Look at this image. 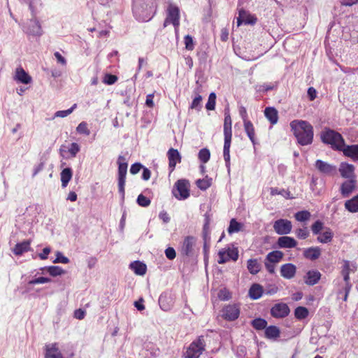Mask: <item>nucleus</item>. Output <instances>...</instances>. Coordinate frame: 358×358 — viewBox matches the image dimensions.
Here are the masks:
<instances>
[{"label":"nucleus","mask_w":358,"mask_h":358,"mask_svg":"<svg viewBox=\"0 0 358 358\" xmlns=\"http://www.w3.org/2000/svg\"><path fill=\"white\" fill-rule=\"evenodd\" d=\"M290 127L300 145H308L313 143V127L309 122L304 120H293L290 123Z\"/></svg>","instance_id":"f257e3e1"},{"label":"nucleus","mask_w":358,"mask_h":358,"mask_svg":"<svg viewBox=\"0 0 358 358\" xmlns=\"http://www.w3.org/2000/svg\"><path fill=\"white\" fill-rule=\"evenodd\" d=\"M155 0H134L133 13L136 19L141 22H148L156 12Z\"/></svg>","instance_id":"f03ea898"},{"label":"nucleus","mask_w":358,"mask_h":358,"mask_svg":"<svg viewBox=\"0 0 358 358\" xmlns=\"http://www.w3.org/2000/svg\"><path fill=\"white\" fill-rule=\"evenodd\" d=\"M231 118L230 114L225 110L224 113V148H223V157L225 161L226 166L228 171L230 169V146L232 138V130H231Z\"/></svg>","instance_id":"7ed1b4c3"},{"label":"nucleus","mask_w":358,"mask_h":358,"mask_svg":"<svg viewBox=\"0 0 358 358\" xmlns=\"http://www.w3.org/2000/svg\"><path fill=\"white\" fill-rule=\"evenodd\" d=\"M321 140L325 144L331 145V148L340 150L344 143L342 136L334 130L325 129L321 133Z\"/></svg>","instance_id":"20e7f679"},{"label":"nucleus","mask_w":358,"mask_h":358,"mask_svg":"<svg viewBox=\"0 0 358 358\" xmlns=\"http://www.w3.org/2000/svg\"><path fill=\"white\" fill-rule=\"evenodd\" d=\"M118 164V190L122 195V199H124V185L128 164L124 156L120 155L117 159Z\"/></svg>","instance_id":"39448f33"},{"label":"nucleus","mask_w":358,"mask_h":358,"mask_svg":"<svg viewBox=\"0 0 358 358\" xmlns=\"http://www.w3.org/2000/svg\"><path fill=\"white\" fill-rule=\"evenodd\" d=\"M205 350V343L202 337L194 341L186 349L185 358H199Z\"/></svg>","instance_id":"423d86ee"},{"label":"nucleus","mask_w":358,"mask_h":358,"mask_svg":"<svg viewBox=\"0 0 358 358\" xmlns=\"http://www.w3.org/2000/svg\"><path fill=\"white\" fill-rule=\"evenodd\" d=\"M189 183L188 180H178L174 185L173 194L178 200H185L189 196Z\"/></svg>","instance_id":"0eeeda50"},{"label":"nucleus","mask_w":358,"mask_h":358,"mask_svg":"<svg viewBox=\"0 0 358 358\" xmlns=\"http://www.w3.org/2000/svg\"><path fill=\"white\" fill-rule=\"evenodd\" d=\"M167 17L164 20V27H166L168 24H172L175 29L179 27V8L172 4L169 5L167 9Z\"/></svg>","instance_id":"6e6552de"},{"label":"nucleus","mask_w":358,"mask_h":358,"mask_svg":"<svg viewBox=\"0 0 358 358\" xmlns=\"http://www.w3.org/2000/svg\"><path fill=\"white\" fill-rule=\"evenodd\" d=\"M219 259L218 264H222L227 262L229 260L232 259L236 261L238 258V251L237 248H228L227 250H221L218 252Z\"/></svg>","instance_id":"1a4fd4ad"},{"label":"nucleus","mask_w":358,"mask_h":358,"mask_svg":"<svg viewBox=\"0 0 358 358\" xmlns=\"http://www.w3.org/2000/svg\"><path fill=\"white\" fill-rule=\"evenodd\" d=\"M273 229L278 234L285 235L291 232L292 224L288 220L279 219L274 222Z\"/></svg>","instance_id":"9d476101"},{"label":"nucleus","mask_w":358,"mask_h":358,"mask_svg":"<svg viewBox=\"0 0 358 358\" xmlns=\"http://www.w3.org/2000/svg\"><path fill=\"white\" fill-rule=\"evenodd\" d=\"M24 29V31L29 35L41 36L43 34L41 25L36 18L30 19Z\"/></svg>","instance_id":"9b49d317"},{"label":"nucleus","mask_w":358,"mask_h":358,"mask_svg":"<svg viewBox=\"0 0 358 358\" xmlns=\"http://www.w3.org/2000/svg\"><path fill=\"white\" fill-rule=\"evenodd\" d=\"M222 313L226 320L234 321L238 317L240 308L236 304H229L222 308Z\"/></svg>","instance_id":"f8f14e48"},{"label":"nucleus","mask_w":358,"mask_h":358,"mask_svg":"<svg viewBox=\"0 0 358 358\" xmlns=\"http://www.w3.org/2000/svg\"><path fill=\"white\" fill-rule=\"evenodd\" d=\"M195 244L196 238L192 236H186L181 245V253L187 257L192 256Z\"/></svg>","instance_id":"ddd939ff"},{"label":"nucleus","mask_w":358,"mask_h":358,"mask_svg":"<svg viewBox=\"0 0 358 358\" xmlns=\"http://www.w3.org/2000/svg\"><path fill=\"white\" fill-rule=\"evenodd\" d=\"M289 312V308L284 303H276L271 309V314L275 318L285 317Z\"/></svg>","instance_id":"4468645a"},{"label":"nucleus","mask_w":358,"mask_h":358,"mask_svg":"<svg viewBox=\"0 0 358 358\" xmlns=\"http://www.w3.org/2000/svg\"><path fill=\"white\" fill-rule=\"evenodd\" d=\"M356 185V178L347 179L341 185L340 192L341 195L345 198L350 196L355 189Z\"/></svg>","instance_id":"2eb2a0df"},{"label":"nucleus","mask_w":358,"mask_h":358,"mask_svg":"<svg viewBox=\"0 0 358 358\" xmlns=\"http://www.w3.org/2000/svg\"><path fill=\"white\" fill-rule=\"evenodd\" d=\"M357 267L354 264H351L350 261L343 260L342 266L341 274L343 277L345 285H352L350 282V273L355 272Z\"/></svg>","instance_id":"dca6fc26"},{"label":"nucleus","mask_w":358,"mask_h":358,"mask_svg":"<svg viewBox=\"0 0 358 358\" xmlns=\"http://www.w3.org/2000/svg\"><path fill=\"white\" fill-rule=\"evenodd\" d=\"M315 166L320 173L324 175H331L336 171V166L320 159L315 162Z\"/></svg>","instance_id":"f3484780"},{"label":"nucleus","mask_w":358,"mask_h":358,"mask_svg":"<svg viewBox=\"0 0 358 358\" xmlns=\"http://www.w3.org/2000/svg\"><path fill=\"white\" fill-rule=\"evenodd\" d=\"M339 172L341 176L346 179L356 178L355 166L352 164L341 163L339 167Z\"/></svg>","instance_id":"a211bd4d"},{"label":"nucleus","mask_w":358,"mask_h":358,"mask_svg":"<svg viewBox=\"0 0 358 358\" xmlns=\"http://www.w3.org/2000/svg\"><path fill=\"white\" fill-rule=\"evenodd\" d=\"M340 151H342L345 156L350 157L352 160L358 161V144L345 145L344 143Z\"/></svg>","instance_id":"6ab92c4d"},{"label":"nucleus","mask_w":358,"mask_h":358,"mask_svg":"<svg viewBox=\"0 0 358 358\" xmlns=\"http://www.w3.org/2000/svg\"><path fill=\"white\" fill-rule=\"evenodd\" d=\"M257 22V18L250 15L243 9L239 10V16L237 18V25L240 26L242 23L245 24H254Z\"/></svg>","instance_id":"aec40b11"},{"label":"nucleus","mask_w":358,"mask_h":358,"mask_svg":"<svg viewBox=\"0 0 358 358\" xmlns=\"http://www.w3.org/2000/svg\"><path fill=\"white\" fill-rule=\"evenodd\" d=\"M296 271V267L291 264L287 263L282 265L280 268L281 275L286 279H292L294 277Z\"/></svg>","instance_id":"412c9836"},{"label":"nucleus","mask_w":358,"mask_h":358,"mask_svg":"<svg viewBox=\"0 0 358 358\" xmlns=\"http://www.w3.org/2000/svg\"><path fill=\"white\" fill-rule=\"evenodd\" d=\"M277 244L280 248H292L296 245L297 242L292 237L283 236L278 238Z\"/></svg>","instance_id":"4be33fe9"},{"label":"nucleus","mask_w":358,"mask_h":358,"mask_svg":"<svg viewBox=\"0 0 358 358\" xmlns=\"http://www.w3.org/2000/svg\"><path fill=\"white\" fill-rule=\"evenodd\" d=\"M168 158H169V166L171 169V171H173L176 165L178 162H180V155L178 150L170 148L168 151Z\"/></svg>","instance_id":"5701e85b"},{"label":"nucleus","mask_w":358,"mask_h":358,"mask_svg":"<svg viewBox=\"0 0 358 358\" xmlns=\"http://www.w3.org/2000/svg\"><path fill=\"white\" fill-rule=\"evenodd\" d=\"M15 80L22 84H29L32 79L31 77L21 67L15 71Z\"/></svg>","instance_id":"b1692460"},{"label":"nucleus","mask_w":358,"mask_h":358,"mask_svg":"<svg viewBox=\"0 0 358 358\" xmlns=\"http://www.w3.org/2000/svg\"><path fill=\"white\" fill-rule=\"evenodd\" d=\"M45 358H64L56 343L47 345Z\"/></svg>","instance_id":"393cba45"},{"label":"nucleus","mask_w":358,"mask_h":358,"mask_svg":"<svg viewBox=\"0 0 358 358\" xmlns=\"http://www.w3.org/2000/svg\"><path fill=\"white\" fill-rule=\"evenodd\" d=\"M321 273L316 270L308 271L305 276V282L308 285H314L318 282Z\"/></svg>","instance_id":"a878e982"},{"label":"nucleus","mask_w":358,"mask_h":358,"mask_svg":"<svg viewBox=\"0 0 358 358\" xmlns=\"http://www.w3.org/2000/svg\"><path fill=\"white\" fill-rule=\"evenodd\" d=\"M159 305L162 310L168 311L172 308L173 301L166 294H162L159 298Z\"/></svg>","instance_id":"bb28decb"},{"label":"nucleus","mask_w":358,"mask_h":358,"mask_svg":"<svg viewBox=\"0 0 358 358\" xmlns=\"http://www.w3.org/2000/svg\"><path fill=\"white\" fill-rule=\"evenodd\" d=\"M318 235L317 241L321 243H330L334 237V233L329 227H326L323 232H321Z\"/></svg>","instance_id":"cd10ccee"},{"label":"nucleus","mask_w":358,"mask_h":358,"mask_svg":"<svg viewBox=\"0 0 358 358\" xmlns=\"http://www.w3.org/2000/svg\"><path fill=\"white\" fill-rule=\"evenodd\" d=\"M244 126V130L248 136V137L250 138V141L252 142L254 147L256 144H257V141L255 138V127L253 126V124L252 122H246L243 124Z\"/></svg>","instance_id":"c85d7f7f"},{"label":"nucleus","mask_w":358,"mask_h":358,"mask_svg":"<svg viewBox=\"0 0 358 358\" xmlns=\"http://www.w3.org/2000/svg\"><path fill=\"white\" fill-rule=\"evenodd\" d=\"M321 255V250L319 247H310L303 251V256L312 261L315 260L320 257Z\"/></svg>","instance_id":"c756f323"},{"label":"nucleus","mask_w":358,"mask_h":358,"mask_svg":"<svg viewBox=\"0 0 358 358\" xmlns=\"http://www.w3.org/2000/svg\"><path fill=\"white\" fill-rule=\"evenodd\" d=\"M264 334L266 338L276 340L280 337V331L278 327L271 325L266 328Z\"/></svg>","instance_id":"7c9ffc66"},{"label":"nucleus","mask_w":358,"mask_h":358,"mask_svg":"<svg viewBox=\"0 0 358 358\" xmlns=\"http://www.w3.org/2000/svg\"><path fill=\"white\" fill-rule=\"evenodd\" d=\"M264 115L271 124H275L278 122V114L277 110L275 108H266L264 110Z\"/></svg>","instance_id":"2f4dec72"},{"label":"nucleus","mask_w":358,"mask_h":358,"mask_svg":"<svg viewBox=\"0 0 358 358\" xmlns=\"http://www.w3.org/2000/svg\"><path fill=\"white\" fill-rule=\"evenodd\" d=\"M38 214V213L36 207L34 206H30L27 208L23 215L24 216V219H26L29 223H32L36 221Z\"/></svg>","instance_id":"473e14b6"},{"label":"nucleus","mask_w":358,"mask_h":358,"mask_svg":"<svg viewBox=\"0 0 358 358\" xmlns=\"http://www.w3.org/2000/svg\"><path fill=\"white\" fill-rule=\"evenodd\" d=\"M247 268L251 274L255 275L260 271L262 264L257 259H250L247 263Z\"/></svg>","instance_id":"72a5a7b5"},{"label":"nucleus","mask_w":358,"mask_h":358,"mask_svg":"<svg viewBox=\"0 0 358 358\" xmlns=\"http://www.w3.org/2000/svg\"><path fill=\"white\" fill-rule=\"evenodd\" d=\"M263 293V287L259 284H253L249 289V296L254 300L259 299Z\"/></svg>","instance_id":"f704fd0d"},{"label":"nucleus","mask_w":358,"mask_h":358,"mask_svg":"<svg viewBox=\"0 0 358 358\" xmlns=\"http://www.w3.org/2000/svg\"><path fill=\"white\" fill-rule=\"evenodd\" d=\"M130 268L139 275H143L146 272V265L139 261L131 262L129 265Z\"/></svg>","instance_id":"c9c22d12"},{"label":"nucleus","mask_w":358,"mask_h":358,"mask_svg":"<svg viewBox=\"0 0 358 358\" xmlns=\"http://www.w3.org/2000/svg\"><path fill=\"white\" fill-rule=\"evenodd\" d=\"M30 249V241H24L21 243H18L15 245L13 250V252L16 255H20L24 252H27Z\"/></svg>","instance_id":"e433bc0d"},{"label":"nucleus","mask_w":358,"mask_h":358,"mask_svg":"<svg viewBox=\"0 0 358 358\" xmlns=\"http://www.w3.org/2000/svg\"><path fill=\"white\" fill-rule=\"evenodd\" d=\"M73 176L72 169L71 168H65L60 173L62 187L65 188L69 181L71 180Z\"/></svg>","instance_id":"4c0bfd02"},{"label":"nucleus","mask_w":358,"mask_h":358,"mask_svg":"<svg viewBox=\"0 0 358 358\" xmlns=\"http://www.w3.org/2000/svg\"><path fill=\"white\" fill-rule=\"evenodd\" d=\"M345 208L350 213H358V194L345 202Z\"/></svg>","instance_id":"58836bf2"},{"label":"nucleus","mask_w":358,"mask_h":358,"mask_svg":"<svg viewBox=\"0 0 358 358\" xmlns=\"http://www.w3.org/2000/svg\"><path fill=\"white\" fill-rule=\"evenodd\" d=\"M283 257V253L279 250H275L269 252L265 259L271 263H278Z\"/></svg>","instance_id":"ea45409f"},{"label":"nucleus","mask_w":358,"mask_h":358,"mask_svg":"<svg viewBox=\"0 0 358 358\" xmlns=\"http://www.w3.org/2000/svg\"><path fill=\"white\" fill-rule=\"evenodd\" d=\"M210 219L208 216H206L205 217V222L203 227L202 230V237L203 239V242H206V243H208L210 240Z\"/></svg>","instance_id":"a19ab883"},{"label":"nucleus","mask_w":358,"mask_h":358,"mask_svg":"<svg viewBox=\"0 0 358 358\" xmlns=\"http://www.w3.org/2000/svg\"><path fill=\"white\" fill-rule=\"evenodd\" d=\"M42 270H47L49 274L53 277L61 275L65 273V271L59 266H50L41 268Z\"/></svg>","instance_id":"79ce46f5"},{"label":"nucleus","mask_w":358,"mask_h":358,"mask_svg":"<svg viewBox=\"0 0 358 358\" xmlns=\"http://www.w3.org/2000/svg\"><path fill=\"white\" fill-rule=\"evenodd\" d=\"M308 310L306 307L299 306L294 310V316L298 320H303L308 315Z\"/></svg>","instance_id":"37998d69"},{"label":"nucleus","mask_w":358,"mask_h":358,"mask_svg":"<svg viewBox=\"0 0 358 358\" xmlns=\"http://www.w3.org/2000/svg\"><path fill=\"white\" fill-rule=\"evenodd\" d=\"M252 326L257 330L266 329L267 327V322L266 320L262 318H256L252 321Z\"/></svg>","instance_id":"c03bdc74"},{"label":"nucleus","mask_w":358,"mask_h":358,"mask_svg":"<svg viewBox=\"0 0 358 358\" xmlns=\"http://www.w3.org/2000/svg\"><path fill=\"white\" fill-rule=\"evenodd\" d=\"M212 184V179L206 177V178L196 180L197 187L201 190L207 189Z\"/></svg>","instance_id":"a18cd8bd"},{"label":"nucleus","mask_w":358,"mask_h":358,"mask_svg":"<svg viewBox=\"0 0 358 358\" xmlns=\"http://www.w3.org/2000/svg\"><path fill=\"white\" fill-rule=\"evenodd\" d=\"M324 223L320 220L315 221L311 226V231L313 234L318 235L321 231L325 229Z\"/></svg>","instance_id":"49530a36"},{"label":"nucleus","mask_w":358,"mask_h":358,"mask_svg":"<svg viewBox=\"0 0 358 358\" xmlns=\"http://www.w3.org/2000/svg\"><path fill=\"white\" fill-rule=\"evenodd\" d=\"M295 219L299 222H305L310 219V213L308 210H301L295 213Z\"/></svg>","instance_id":"de8ad7c7"},{"label":"nucleus","mask_w":358,"mask_h":358,"mask_svg":"<svg viewBox=\"0 0 358 358\" xmlns=\"http://www.w3.org/2000/svg\"><path fill=\"white\" fill-rule=\"evenodd\" d=\"M77 104L74 103L70 108L64 110H58L54 115L55 117H65L73 113L75 108H76Z\"/></svg>","instance_id":"09e8293b"},{"label":"nucleus","mask_w":358,"mask_h":358,"mask_svg":"<svg viewBox=\"0 0 358 358\" xmlns=\"http://www.w3.org/2000/svg\"><path fill=\"white\" fill-rule=\"evenodd\" d=\"M241 225L239 222H238L235 219H231L227 231L230 234L238 232L241 230Z\"/></svg>","instance_id":"8fccbe9b"},{"label":"nucleus","mask_w":358,"mask_h":358,"mask_svg":"<svg viewBox=\"0 0 358 358\" xmlns=\"http://www.w3.org/2000/svg\"><path fill=\"white\" fill-rule=\"evenodd\" d=\"M210 153L208 149L207 148H203L200 150L199 152V159L201 162H202L203 164L208 162L210 159Z\"/></svg>","instance_id":"3c124183"},{"label":"nucleus","mask_w":358,"mask_h":358,"mask_svg":"<svg viewBox=\"0 0 358 358\" xmlns=\"http://www.w3.org/2000/svg\"><path fill=\"white\" fill-rule=\"evenodd\" d=\"M215 101H216V94L214 92H211L209 94L208 102L206 104V108L207 110H212L215 109Z\"/></svg>","instance_id":"603ef678"},{"label":"nucleus","mask_w":358,"mask_h":358,"mask_svg":"<svg viewBox=\"0 0 358 358\" xmlns=\"http://www.w3.org/2000/svg\"><path fill=\"white\" fill-rule=\"evenodd\" d=\"M136 202L138 205L141 207H148L150 206L151 201L150 199L141 194L138 196Z\"/></svg>","instance_id":"864d4df0"},{"label":"nucleus","mask_w":358,"mask_h":358,"mask_svg":"<svg viewBox=\"0 0 358 358\" xmlns=\"http://www.w3.org/2000/svg\"><path fill=\"white\" fill-rule=\"evenodd\" d=\"M201 101H202V96L199 94H197L195 96V98L193 99V101L191 103L190 108L192 109H195V110L199 111L202 108Z\"/></svg>","instance_id":"5fc2aeb1"},{"label":"nucleus","mask_w":358,"mask_h":358,"mask_svg":"<svg viewBox=\"0 0 358 358\" xmlns=\"http://www.w3.org/2000/svg\"><path fill=\"white\" fill-rule=\"evenodd\" d=\"M76 131L78 133L85 134L86 136H88L90 134V131L87 128V124L85 122H80L78 125V127L76 128Z\"/></svg>","instance_id":"6e6d98bb"},{"label":"nucleus","mask_w":358,"mask_h":358,"mask_svg":"<svg viewBox=\"0 0 358 358\" xmlns=\"http://www.w3.org/2000/svg\"><path fill=\"white\" fill-rule=\"evenodd\" d=\"M295 234L297 238L300 239H306L309 236V231L306 227L296 229Z\"/></svg>","instance_id":"4d7b16f0"},{"label":"nucleus","mask_w":358,"mask_h":358,"mask_svg":"<svg viewBox=\"0 0 358 358\" xmlns=\"http://www.w3.org/2000/svg\"><path fill=\"white\" fill-rule=\"evenodd\" d=\"M51 279L47 277H39L28 282L29 285L43 284L50 282Z\"/></svg>","instance_id":"13d9d810"},{"label":"nucleus","mask_w":358,"mask_h":358,"mask_svg":"<svg viewBox=\"0 0 358 358\" xmlns=\"http://www.w3.org/2000/svg\"><path fill=\"white\" fill-rule=\"evenodd\" d=\"M184 43L187 50H192L194 48V44L191 36L186 35L184 38Z\"/></svg>","instance_id":"bf43d9fd"},{"label":"nucleus","mask_w":358,"mask_h":358,"mask_svg":"<svg viewBox=\"0 0 358 358\" xmlns=\"http://www.w3.org/2000/svg\"><path fill=\"white\" fill-rule=\"evenodd\" d=\"M69 262V258L64 256L61 252H57L56 253V259L53 261V263H62V264H68Z\"/></svg>","instance_id":"052dcab7"},{"label":"nucleus","mask_w":358,"mask_h":358,"mask_svg":"<svg viewBox=\"0 0 358 358\" xmlns=\"http://www.w3.org/2000/svg\"><path fill=\"white\" fill-rule=\"evenodd\" d=\"M218 298L222 301H227L231 298V294L227 289H222L218 292Z\"/></svg>","instance_id":"680f3d73"},{"label":"nucleus","mask_w":358,"mask_h":358,"mask_svg":"<svg viewBox=\"0 0 358 358\" xmlns=\"http://www.w3.org/2000/svg\"><path fill=\"white\" fill-rule=\"evenodd\" d=\"M80 146L76 143H72L69 148V152L72 157H75L78 152L80 151Z\"/></svg>","instance_id":"e2e57ef3"},{"label":"nucleus","mask_w":358,"mask_h":358,"mask_svg":"<svg viewBox=\"0 0 358 358\" xmlns=\"http://www.w3.org/2000/svg\"><path fill=\"white\" fill-rule=\"evenodd\" d=\"M117 80V77L112 74H106L103 78V83L107 85H113Z\"/></svg>","instance_id":"0e129e2a"},{"label":"nucleus","mask_w":358,"mask_h":358,"mask_svg":"<svg viewBox=\"0 0 358 358\" xmlns=\"http://www.w3.org/2000/svg\"><path fill=\"white\" fill-rule=\"evenodd\" d=\"M165 255L169 260H173L176 257V250L173 248L169 247L165 250Z\"/></svg>","instance_id":"69168bd1"},{"label":"nucleus","mask_w":358,"mask_h":358,"mask_svg":"<svg viewBox=\"0 0 358 358\" xmlns=\"http://www.w3.org/2000/svg\"><path fill=\"white\" fill-rule=\"evenodd\" d=\"M142 168L143 166L141 163H134L131 165L130 168V173L133 175H135L138 173Z\"/></svg>","instance_id":"338daca9"},{"label":"nucleus","mask_w":358,"mask_h":358,"mask_svg":"<svg viewBox=\"0 0 358 358\" xmlns=\"http://www.w3.org/2000/svg\"><path fill=\"white\" fill-rule=\"evenodd\" d=\"M239 114L243 121V124L245 123L246 122H250L248 119L247 110L244 106H241L239 108Z\"/></svg>","instance_id":"774afa93"}]
</instances>
